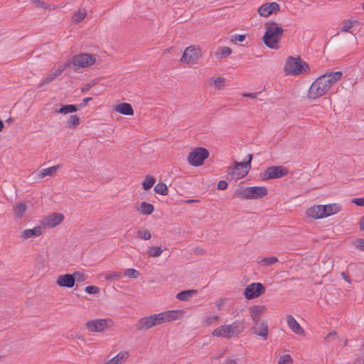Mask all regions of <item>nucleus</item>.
<instances>
[{"label":"nucleus","mask_w":364,"mask_h":364,"mask_svg":"<svg viewBox=\"0 0 364 364\" xmlns=\"http://www.w3.org/2000/svg\"><path fill=\"white\" fill-rule=\"evenodd\" d=\"M265 32L263 36V42L269 48L277 50L279 48L284 29L274 21H269L264 24Z\"/></svg>","instance_id":"f257e3e1"},{"label":"nucleus","mask_w":364,"mask_h":364,"mask_svg":"<svg viewBox=\"0 0 364 364\" xmlns=\"http://www.w3.org/2000/svg\"><path fill=\"white\" fill-rule=\"evenodd\" d=\"M309 71L308 64L301 59L294 57H289L284 65V72L288 75L296 76Z\"/></svg>","instance_id":"f03ea898"},{"label":"nucleus","mask_w":364,"mask_h":364,"mask_svg":"<svg viewBox=\"0 0 364 364\" xmlns=\"http://www.w3.org/2000/svg\"><path fill=\"white\" fill-rule=\"evenodd\" d=\"M247 160L244 162L235 161L232 166L228 168V175L232 178L240 179L245 177L251 168L252 154H247Z\"/></svg>","instance_id":"7ed1b4c3"},{"label":"nucleus","mask_w":364,"mask_h":364,"mask_svg":"<svg viewBox=\"0 0 364 364\" xmlns=\"http://www.w3.org/2000/svg\"><path fill=\"white\" fill-rule=\"evenodd\" d=\"M184 314L183 310H168L159 314H151L155 326L165 323L181 319Z\"/></svg>","instance_id":"20e7f679"},{"label":"nucleus","mask_w":364,"mask_h":364,"mask_svg":"<svg viewBox=\"0 0 364 364\" xmlns=\"http://www.w3.org/2000/svg\"><path fill=\"white\" fill-rule=\"evenodd\" d=\"M267 193L264 186H251L237 191L235 194L245 199H258L267 196Z\"/></svg>","instance_id":"39448f33"},{"label":"nucleus","mask_w":364,"mask_h":364,"mask_svg":"<svg viewBox=\"0 0 364 364\" xmlns=\"http://www.w3.org/2000/svg\"><path fill=\"white\" fill-rule=\"evenodd\" d=\"M96 58L93 55L88 53H80L73 57L71 63L74 70L81 68H87L95 64Z\"/></svg>","instance_id":"423d86ee"},{"label":"nucleus","mask_w":364,"mask_h":364,"mask_svg":"<svg viewBox=\"0 0 364 364\" xmlns=\"http://www.w3.org/2000/svg\"><path fill=\"white\" fill-rule=\"evenodd\" d=\"M200 56V48L198 46H191L185 49L183 55L181 58V62L189 65H193L197 63Z\"/></svg>","instance_id":"0eeeda50"},{"label":"nucleus","mask_w":364,"mask_h":364,"mask_svg":"<svg viewBox=\"0 0 364 364\" xmlns=\"http://www.w3.org/2000/svg\"><path fill=\"white\" fill-rule=\"evenodd\" d=\"M209 156L208 151L203 147L194 149L188 156V162L193 166H201Z\"/></svg>","instance_id":"6e6552de"},{"label":"nucleus","mask_w":364,"mask_h":364,"mask_svg":"<svg viewBox=\"0 0 364 364\" xmlns=\"http://www.w3.org/2000/svg\"><path fill=\"white\" fill-rule=\"evenodd\" d=\"M328 90L327 85H325L323 79L319 76L310 86L308 97L310 99L315 100L326 95Z\"/></svg>","instance_id":"1a4fd4ad"},{"label":"nucleus","mask_w":364,"mask_h":364,"mask_svg":"<svg viewBox=\"0 0 364 364\" xmlns=\"http://www.w3.org/2000/svg\"><path fill=\"white\" fill-rule=\"evenodd\" d=\"M264 292L263 285L261 283L255 282L247 286L244 290V296L250 300L259 297Z\"/></svg>","instance_id":"9d476101"},{"label":"nucleus","mask_w":364,"mask_h":364,"mask_svg":"<svg viewBox=\"0 0 364 364\" xmlns=\"http://www.w3.org/2000/svg\"><path fill=\"white\" fill-rule=\"evenodd\" d=\"M288 173L287 168L282 166L268 167L264 172L263 178L265 180L279 178Z\"/></svg>","instance_id":"9b49d317"},{"label":"nucleus","mask_w":364,"mask_h":364,"mask_svg":"<svg viewBox=\"0 0 364 364\" xmlns=\"http://www.w3.org/2000/svg\"><path fill=\"white\" fill-rule=\"evenodd\" d=\"M110 320L108 319H94L88 321L85 326L90 332H103L107 328L109 327L108 323Z\"/></svg>","instance_id":"f8f14e48"},{"label":"nucleus","mask_w":364,"mask_h":364,"mask_svg":"<svg viewBox=\"0 0 364 364\" xmlns=\"http://www.w3.org/2000/svg\"><path fill=\"white\" fill-rule=\"evenodd\" d=\"M64 219L61 213H53L41 220V225L46 230V228H54L59 225Z\"/></svg>","instance_id":"ddd939ff"},{"label":"nucleus","mask_w":364,"mask_h":364,"mask_svg":"<svg viewBox=\"0 0 364 364\" xmlns=\"http://www.w3.org/2000/svg\"><path fill=\"white\" fill-rule=\"evenodd\" d=\"M44 228L42 225H38L31 229H25L22 230L20 234V237L25 241L40 237L44 233Z\"/></svg>","instance_id":"4468645a"},{"label":"nucleus","mask_w":364,"mask_h":364,"mask_svg":"<svg viewBox=\"0 0 364 364\" xmlns=\"http://www.w3.org/2000/svg\"><path fill=\"white\" fill-rule=\"evenodd\" d=\"M69 65L70 62L65 63L64 64L60 65L57 69L50 73L48 76L43 78L39 82L38 87H41L43 85H48L57 77H58L63 71H65Z\"/></svg>","instance_id":"2eb2a0df"},{"label":"nucleus","mask_w":364,"mask_h":364,"mask_svg":"<svg viewBox=\"0 0 364 364\" xmlns=\"http://www.w3.org/2000/svg\"><path fill=\"white\" fill-rule=\"evenodd\" d=\"M280 6L277 2L266 3L258 8V14L262 17H268L272 14L279 11Z\"/></svg>","instance_id":"dca6fc26"},{"label":"nucleus","mask_w":364,"mask_h":364,"mask_svg":"<svg viewBox=\"0 0 364 364\" xmlns=\"http://www.w3.org/2000/svg\"><path fill=\"white\" fill-rule=\"evenodd\" d=\"M252 331L255 336L266 340L269 333L267 321H262L260 322L254 323V326L252 327Z\"/></svg>","instance_id":"f3484780"},{"label":"nucleus","mask_w":364,"mask_h":364,"mask_svg":"<svg viewBox=\"0 0 364 364\" xmlns=\"http://www.w3.org/2000/svg\"><path fill=\"white\" fill-rule=\"evenodd\" d=\"M343 75L342 72L336 71V72H331L328 73H325L321 75V77L323 79L325 85H327L328 90L336 84L338 80H341Z\"/></svg>","instance_id":"a211bd4d"},{"label":"nucleus","mask_w":364,"mask_h":364,"mask_svg":"<svg viewBox=\"0 0 364 364\" xmlns=\"http://www.w3.org/2000/svg\"><path fill=\"white\" fill-rule=\"evenodd\" d=\"M323 205H313L309 208L306 211V215L308 218L312 219H321L326 218Z\"/></svg>","instance_id":"6ab92c4d"},{"label":"nucleus","mask_w":364,"mask_h":364,"mask_svg":"<svg viewBox=\"0 0 364 364\" xmlns=\"http://www.w3.org/2000/svg\"><path fill=\"white\" fill-rule=\"evenodd\" d=\"M287 322L290 329L296 335L304 336L305 331L299 322L291 315H287Z\"/></svg>","instance_id":"aec40b11"},{"label":"nucleus","mask_w":364,"mask_h":364,"mask_svg":"<svg viewBox=\"0 0 364 364\" xmlns=\"http://www.w3.org/2000/svg\"><path fill=\"white\" fill-rule=\"evenodd\" d=\"M154 326L155 325L151 315L141 318L136 323V328L139 331H146Z\"/></svg>","instance_id":"412c9836"},{"label":"nucleus","mask_w":364,"mask_h":364,"mask_svg":"<svg viewBox=\"0 0 364 364\" xmlns=\"http://www.w3.org/2000/svg\"><path fill=\"white\" fill-rule=\"evenodd\" d=\"M56 284L59 287L72 288L75 284L73 274H63L58 277Z\"/></svg>","instance_id":"4be33fe9"},{"label":"nucleus","mask_w":364,"mask_h":364,"mask_svg":"<svg viewBox=\"0 0 364 364\" xmlns=\"http://www.w3.org/2000/svg\"><path fill=\"white\" fill-rule=\"evenodd\" d=\"M212 335L215 337H221L225 338H230L233 337L228 324L222 325L216 328L212 332Z\"/></svg>","instance_id":"5701e85b"},{"label":"nucleus","mask_w":364,"mask_h":364,"mask_svg":"<svg viewBox=\"0 0 364 364\" xmlns=\"http://www.w3.org/2000/svg\"><path fill=\"white\" fill-rule=\"evenodd\" d=\"M129 357V353L128 351L121 350L114 357L104 363V364H123Z\"/></svg>","instance_id":"b1692460"},{"label":"nucleus","mask_w":364,"mask_h":364,"mask_svg":"<svg viewBox=\"0 0 364 364\" xmlns=\"http://www.w3.org/2000/svg\"><path fill=\"white\" fill-rule=\"evenodd\" d=\"M265 311V307L264 306H253L250 309V317L253 321V323L260 322L261 316L262 314H264Z\"/></svg>","instance_id":"393cba45"},{"label":"nucleus","mask_w":364,"mask_h":364,"mask_svg":"<svg viewBox=\"0 0 364 364\" xmlns=\"http://www.w3.org/2000/svg\"><path fill=\"white\" fill-rule=\"evenodd\" d=\"M228 325L233 337L242 333L246 328L245 321L244 320H237Z\"/></svg>","instance_id":"a878e982"},{"label":"nucleus","mask_w":364,"mask_h":364,"mask_svg":"<svg viewBox=\"0 0 364 364\" xmlns=\"http://www.w3.org/2000/svg\"><path fill=\"white\" fill-rule=\"evenodd\" d=\"M114 110L122 114L132 116L134 114V110L129 103L122 102L114 107Z\"/></svg>","instance_id":"bb28decb"},{"label":"nucleus","mask_w":364,"mask_h":364,"mask_svg":"<svg viewBox=\"0 0 364 364\" xmlns=\"http://www.w3.org/2000/svg\"><path fill=\"white\" fill-rule=\"evenodd\" d=\"M198 294V291L196 289H189V290H185L182 291L181 292H178L176 297L177 299L182 301H189L192 297L196 296Z\"/></svg>","instance_id":"cd10ccee"},{"label":"nucleus","mask_w":364,"mask_h":364,"mask_svg":"<svg viewBox=\"0 0 364 364\" xmlns=\"http://www.w3.org/2000/svg\"><path fill=\"white\" fill-rule=\"evenodd\" d=\"M323 206H324L323 210L324 211V214L326 215V218L336 214L341 210V206L337 203L323 205Z\"/></svg>","instance_id":"c85d7f7f"},{"label":"nucleus","mask_w":364,"mask_h":364,"mask_svg":"<svg viewBox=\"0 0 364 364\" xmlns=\"http://www.w3.org/2000/svg\"><path fill=\"white\" fill-rule=\"evenodd\" d=\"M60 168V165L53 166L46 168H43L38 173V177L40 179L45 178L46 176H52L56 171Z\"/></svg>","instance_id":"c756f323"},{"label":"nucleus","mask_w":364,"mask_h":364,"mask_svg":"<svg viewBox=\"0 0 364 364\" xmlns=\"http://www.w3.org/2000/svg\"><path fill=\"white\" fill-rule=\"evenodd\" d=\"M136 210L142 215H148L154 212V208L152 204L143 201L141 203L140 205L136 208Z\"/></svg>","instance_id":"7c9ffc66"},{"label":"nucleus","mask_w":364,"mask_h":364,"mask_svg":"<svg viewBox=\"0 0 364 364\" xmlns=\"http://www.w3.org/2000/svg\"><path fill=\"white\" fill-rule=\"evenodd\" d=\"M27 210V205L24 203H19L14 205V213L16 218H21L25 215Z\"/></svg>","instance_id":"2f4dec72"},{"label":"nucleus","mask_w":364,"mask_h":364,"mask_svg":"<svg viewBox=\"0 0 364 364\" xmlns=\"http://www.w3.org/2000/svg\"><path fill=\"white\" fill-rule=\"evenodd\" d=\"M77 110V108L75 105H66L57 109L55 112L58 114H67L75 112Z\"/></svg>","instance_id":"473e14b6"},{"label":"nucleus","mask_w":364,"mask_h":364,"mask_svg":"<svg viewBox=\"0 0 364 364\" xmlns=\"http://www.w3.org/2000/svg\"><path fill=\"white\" fill-rule=\"evenodd\" d=\"M218 315H208L203 318L202 323L204 326H210L218 323Z\"/></svg>","instance_id":"72a5a7b5"},{"label":"nucleus","mask_w":364,"mask_h":364,"mask_svg":"<svg viewBox=\"0 0 364 364\" xmlns=\"http://www.w3.org/2000/svg\"><path fill=\"white\" fill-rule=\"evenodd\" d=\"M278 262L277 257H263L257 261L260 266L269 267Z\"/></svg>","instance_id":"f704fd0d"},{"label":"nucleus","mask_w":364,"mask_h":364,"mask_svg":"<svg viewBox=\"0 0 364 364\" xmlns=\"http://www.w3.org/2000/svg\"><path fill=\"white\" fill-rule=\"evenodd\" d=\"M87 11L85 9H80L74 13L73 16V21L75 23H79L82 21L86 16Z\"/></svg>","instance_id":"c9c22d12"},{"label":"nucleus","mask_w":364,"mask_h":364,"mask_svg":"<svg viewBox=\"0 0 364 364\" xmlns=\"http://www.w3.org/2000/svg\"><path fill=\"white\" fill-rule=\"evenodd\" d=\"M163 251L164 250L161 249V247L151 246L148 248L147 253L149 257H159L162 254Z\"/></svg>","instance_id":"e433bc0d"},{"label":"nucleus","mask_w":364,"mask_h":364,"mask_svg":"<svg viewBox=\"0 0 364 364\" xmlns=\"http://www.w3.org/2000/svg\"><path fill=\"white\" fill-rule=\"evenodd\" d=\"M339 341L340 339L335 331H331L328 333V335L324 338L325 343H331L333 345L337 344V343Z\"/></svg>","instance_id":"4c0bfd02"},{"label":"nucleus","mask_w":364,"mask_h":364,"mask_svg":"<svg viewBox=\"0 0 364 364\" xmlns=\"http://www.w3.org/2000/svg\"><path fill=\"white\" fill-rule=\"evenodd\" d=\"M156 180L151 176H146L142 182V187L144 190L150 189L155 183Z\"/></svg>","instance_id":"58836bf2"},{"label":"nucleus","mask_w":364,"mask_h":364,"mask_svg":"<svg viewBox=\"0 0 364 364\" xmlns=\"http://www.w3.org/2000/svg\"><path fill=\"white\" fill-rule=\"evenodd\" d=\"M154 191L161 196L168 195V188L164 183H159L154 187Z\"/></svg>","instance_id":"ea45409f"},{"label":"nucleus","mask_w":364,"mask_h":364,"mask_svg":"<svg viewBox=\"0 0 364 364\" xmlns=\"http://www.w3.org/2000/svg\"><path fill=\"white\" fill-rule=\"evenodd\" d=\"M231 53L232 50L229 47H223L215 52V55L218 58H224L230 55Z\"/></svg>","instance_id":"a19ab883"},{"label":"nucleus","mask_w":364,"mask_h":364,"mask_svg":"<svg viewBox=\"0 0 364 364\" xmlns=\"http://www.w3.org/2000/svg\"><path fill=\"white\" fill-rule=\"evenodd\" d=\"M137 237L144 240H149L151 237V233L146 229H139L137 231Z\"/></svg>","instance_id":"79ce46f5"},{"label":"nucleus","mask_w":364,"mask_h":364,"mask_svg":"<svg viewBox=\"0 0 364 364\" xmlns=\"http://www.w3.org/2000/svg\"><path fill=\"white\" fill-rule=\"evenodd\" d=\"M80 124V119L79 117L77 115H70L68 122H67V127L68 128H75L77 126H78Z\"/></svg>","instance_id":"37998d69"},{"label":"nucleus","mask_w":364,"mask_h":364,"mask_svg":"<svg viewBox=\"0 0 364 364\" xmlns=\"http://www.w3.org/2000/svg\"><path fill=\"white\" fill-rule=\"evenodd\" d=\"M31 2L33 4L36 8L43 9H50V5L46 4L45 1L41 0H30Z\"/></svg>","instance_id":"c03bdc74"},{"label":"nucleus","mask_w":364,"mask_h":364,"mask_svg":"<svg viewBox=\"0 0 364 364\" xmlns=\"http://www.w3.org/2000/svg\"><path fill=\"white\" fill-rule=\"evenodd\" d=\"M122 273L120 272H109L105 274V279L108 281H113L122 277Z\"/></svg>","instance_id":"a18cd8bd"},{"label":"nucleus","mask_w":364,"mask_h":364,"mask_svg":"<svg viewBox=\"0 0 364 364\" xmlns=\"http://www.w3.org/2000/svg\"><path fill=\"white\" fill-rule=\"evenodd\" d=\"M124 276L128 278H137L139 275V272L134 269H127L124 272Z\"/></svg>","instance_id":"49530a36"},{"label":"nucleus","mask_w":364,"mask_h":364,"mask_svg":"<svg viewBox=\"0 0 364 364\" xmlns=\"http://www.w3.org/2000/svg\"><path fill=\"white\" fill-rule=\"evenodd\" d=\"M355 21L351 20H345L341 28V31L342 32H348L349 29L351 28L354 24Z\"/></svg>","instance_id":"de8ad7c7"},{"label":"nucleus","mask_w":364,"mask_h":364,"mask_svg":"<svg viewBox=\"0 0 364 364\" xmlns=\"http://www.w3.org/2000/svg\"><path fill=\"white\" fill-rule=\"evenodd\" d=\"M292 361L291 355L286 354L279 358L278 364H289L292 363Z\"/></svg>","instance_id":"09e8293b"},{"label":"nucleus","mask_w":364,"mask_h":364,"mask_svg":"<svg viewBox=\"0 0 364 364\" xmlns=\"http://www.w3.org/2000/svg\"><path fill=\"white\" fill-rule=\"evenodd\" d=\"M225 79L222 77H216L214 80V83H215V87L218 90L222 89L225 86Z\"/></svg>","instance_id":"8fccbe9b"},{"label":"nucleus","mask_w":364,"mask_h":364,"mask_svg":"<svg viewBox=\"0 0 364 364\" xmlns=\"http://www.w3.org/2000/svg\"><path fill=\"white\" fill-rule=\"evenodd\" d=\"M75 281L77 282H84L87 279V276L83 273L80 272H75L73 273Z\"/></svg>","instance_id":"3c124183"},{"label":"nucleus","mask_w":364,"mask_h":364,"mask_svg":"<svg viewBox=\"0 0 364 364\" xmlns=\"http://www.w3.org/2000/svg\"><path fill=\"white\" fill-rule=\"evenodd\" d=\"M85 291L90 294H95L99 292L100 289L96 286H87Z\"/></svg>","instance_id":"603ef678"},{"label":"nucleus","mask_w":364,"mask_h":364,"mask_svg":"<svg viewBox=\"0 0 364 364\" xmlns=\"http://www.w3.org/2000/svg\"><path fill=\"white\" fill-rule=\"evenodd\" d=\"M355 246L357 249L364 251V239H358L355 240Z\"/></svg>","instance_id":"864d4df0"},{"label":"nucleus","mask_w":364,"mask_h":364,"mask_svg":"<svg viewBox=\"0 0 364 364\" xmlns=\"http://www.w3.org/2000/svg\"><path fill=\"white\" fill-rule=\"evenodd\" d=\"M351 202L358 206H364V198H355Z\"/></svg>","instance_id":"5fc2aeb1"},{"label":"nucleus","mask_w":364,"mask_h":364,"mask_svg":"<svg viewBox=\"0 0 364 364\" xmlns=\"http://www.w3.org/2000/svg\"><path fill=\"white\" fill-rule=\"evenodd\" d=\"M245 38L246 36L244 34L235 35L233 36L232 41H234L235 43L243 42L245 40Z\"/></svg>","instance_id":"6e6d98bb"},{"label":"nucleus","mask_w":364,"mask_h":364,"mask_svg":"<svg viewBox=\"0 0 364 364\" xmlns=\"http://www.w3.org/2000/svg\"><path fill=\"white\" fill-rule=\"evenodd\" d=\"M228 188V183L225 181H220L218 183V188L224 191Z\"/></svg>","instance_id":"4d7b16f0"},{"label":"nucleus","mask_w":364,"mask_h":364,"mask_svg":"<svg viewBox=\"0 0 364 364\" xmlns=\"http://www.w3.org/2000/svg\"><path fill=\"white\" fill-rule=\"evenodd\" d=\"M91 100H92V98L90 97L84 98L82 100V101L81 102V103L79 105V107L82 108V107H85L87 105V103Z\"/></svg>","instance_id":"13d9d810"},{"label":"nucleus","mask_w":364,"mask_h":364,"mask_svg":"<svg viewBox=\"0 0 364 364\" xmlns=\"http://www.w3.org/2000/svg\"><path fill=\"white\" fill-rule=\"evenodd\" d=\"M237 359L235 358H228L225 360L223 364H236Z\"/></svg>","instance_id":"bf43d9fd"},{"label":"nucleus","mask_w":364,"mask_h":364,"mask_svg":"<svg viewBox=\"0 0 364 364\" xmlns=\"http://www.w3.org/2000/svg\"><path fill=\"white\" fill-rule=\"evenodd\" d=\"M342 278L346 281L348 283L350 284L351 283V279L350 278V277L344 272H342L341 274Z\"/></svg>","instance_id":"052dcab7"},{"label":"nucleus","mask_w":364,"mask_h":364,"mask_svg":"<svg viewBox=\"0 0 364 364\" xmlns=\"http://www.w3.org/2000/svg\"><path fill=\"white\" fill-rule=\"evenodd\" d=\"M91 87H92V85L90 83H87V84L85 85V86L81 88V91L82 92H86L91 88Z\"/></svg>","instance_id":"680f3d73"},{"label":"nucleus","mask_w":364,"mask_h":364,"mask_svg":"<svg viewBox=\"0 0 364 364\" xmlns=\"http://www.w3.org/2000/svg\"><path fill=\"white\" fill-rule=\"evenodd\" d=\"M257 93H244L242 94L243 97H250V98H256L257 97Z\"/></svg>","instance_id":"e2e57ef3"},{"label":"nucleus","mask_w":364,"mask_h":364,"mask_svg":"<svg viewBox=\"0 0 364 364\" xmlns=\"http://www.w3.org/2000/svg\"><path fill=\"white\" fill-rule=\"evenodd\" d=\"M223 304H224V300H220V301H218L216 304V306H217L218 309V310H221L222 308H223Z\"/></svg>","instance_id":"0e129e2a"},{"label":"nucleus","mask_w":364,"mask_h":364,"mask_svg":"<svg viewBox=\"0 0 364 364\" xmlns=\"http://www.w3.org/2000/svg\"><path fill=\"white\" fill-rule=\"evenodd\" d=\"M360 228L362 230H364V215L361 218L359 222Z\"/></svg>","instance_id":"69168bd1"},{"label":"nucleus","mask_w":364,"mask_h":364,"mask_svg":"<svg viewBox=\"0 0 364 364\" xmlns=\"http://www.w3.org/2000/svg\"><path fill=\"white\" fill-rule=\"evenodd\" d=\"M195 252L197 254L203 255L204 252V250L201 248H196L195 250Z\"/></svg>","instance_id":"338daca9"},{"label":"nucleus","mask_w":364,"mask_h":364,"mask_svg":"<svg viewBox=\"0 0 364 364\" xmlns=\"http://www.w3.org/2000/svg\"><path fill=\"white\" fill-rule=\"evenodd\" d=\"M4 128V123L0 120V132Z\"/></svg>","instance_id":"774afa93"}]
</instances>
